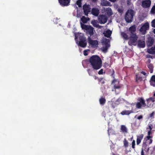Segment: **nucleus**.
<instances>
[{
    "instance_id": "9",
    "label": "nucleus",
    "mask_w": 155,
    "mask_h": 155,
    "mask_svg": "<svg viewBox=\"0 0 155 155\" xmlns=\"http://www.w3.org/2000/svg\"><path fill=\"white\" fill-rule=\"evenodd\" d=\"M151 1L150 0H145L143 1L141 6L144 8H149L151 5Z\"/></svg>"
},
{
    "instance_id": "38",
    "label": "nucleus",
    "mask_w": 155,
    "mask_h": 155,
    "mask_svg": "<svg viewBox=\"0 0 155 155\" xmlns=\"http://www.w3.org/2000/svg\"><path fill=\"white\" fill-rule=\"evenodd\" d=\"M152 136H147L144 138V140L146 141H147L148 140H149L150 139H152Z\"/></svg>"
},
{
    "instance_id": "59",
    "label": "nucleus",
    "mask_w": 155,
    "mask_h": 155,
    "mask_svg": "<svg viewBox=\"0 0 155 155\" xmlns=\"http://www.w3.org/2000/svg\"><path fill=\"white\" fill-rule=\"evenodd\" d=\"M112 155H119L118 154H115L114 153H112Z\"/></svg>"
},
{
    "instance_id": "14",
    "label": "nucleus",
    "mask_w": 155,
    "mask_h": 155,
    "mask_svg": "<svg viewBox=\"0 0 155 155\" xmlns=\"http://www.w3.org/2000/svg\"><path fill=\"white\" fill-rule=\"evenodd\" d=\"M154 42V39L153 37H150L147 39V45L148 47H150L152 46L153 43Z\"/></svg>"
},
{
    "instance_id": "3",
    "label": "nucleus",
    "mask_w": 155,
    "mask_h": 155,
    "mask_svg": "<svg viewBox=\"0 0 155 155\" xmlns=\"http://www.w3.org/2000/svg\"><path fill=\"white\" fill-rule=\"evenodd\" d=\"M134 15V11L133 10H128L126 12L124 17L126 21L128 23L132 22Z\"/></svg>"
},
{
    "instance_id": "21",
    "label": "nucleus",
    "mask_w": 155,
    "mask_h": 155,
    "mask_svg": "<svg viewBox=\"0 0 155 155\" xmlns=\"http://www.w3.org/2000/svg\"><path fill=\"white\" fill-rule=\"evenodd\" d=\"M150 83L151 86L155 87V75H153L151 77Z\"/></svg>"
},
{
    "instance_id": "41",
    "label": "nucleus",
    "mask_w": 155,
    "mask_h": 155,
    "mask_svg": "<svg viewBox=\"0 0 155 155\" xmlns=\"http://www.w3.org/2000/svg\"><path fill=\"white\" fill-rule=\"evenodd\" d=\"M151 26L153 28H155V19L153 20L152 21Z\"/></svg>"
},
{
    "instance_id": "17",
    "label": "nucleus",
    "mask_w": 155,
    "mask_h": 155,
    "mask_svg": "<svg viewBox=\"0 0 155 155\" xmlns=\"http://www.w3.org/2000/svg\"><path fill=\"white\" fill-rule=\"evenodd\" d=\"M144 41L139 40L138 41V46L140 48H144L145 47Z\"/></svg>"
},
{
    "instance_id": "44",
    "label": "nucleus",
    "mask_w": 155,
    "mask_h": 155,
    "mask_svg": "<svg viewBox=\"0 0 155 155\" xmlns=\"http://www.w3.org/2000/svg\"><path fill=\"white\" fill-rule=\"evenodd\" d=\"M154 114H155V113H154V112H152L149 115L150 117H153V118H154Z\"/></svg>"
},
{
    "instance_id": "50",
    "label": "nucleus",
    "mask_w": 155,
    "mask_h": 155,
    "mask_svg": "<svg viewBox=\"0 0 155 155\" xmlns=\"http://www.w3.org/2000/svg\"><path fill=\"white\" fill-rule=\"evenodd\" d=\"M118 12L121 14L122 13L123 11L121 9L119 8L118 10Z\"/></svg>"
},
{
    "instance_id": "30",
    "label": "nucleus",
    "mask_w": 155,
    "mask_h": 155,
    "mask_svg": "<svg viewBox=\"0 0 155 155\" xmlns=\"http://www.w3.org/2000/svg\"><path fill=\"white\" fill-rule=\"evenodd\" d=\"M100 103L101 105H104L106 102V100L104 98H101L99 99Z\"/></svg>"
},
{
    "instance_id": "32",
    "label": "nucleus",
    "mask_w": 155,
    "mask_h": 155,
    "mask_svg": "<svg viewBox=\"0 0 155 155\" xmlns=\"http://www.w3.org/2000/svg\"><path fill=\"white\" fill-rule=\"evenodd\" d=\"M136 82H138V81H141L142 80V78L141 77H140L139 76L138 74L136 75Z\"/></svg>"
},
{
    "instance_id": "4",
    "label": "nucleus",
    "mask_w": 155,
    "mask_h": 155,
    "mask_svg": "<svg viewBox=\"0 0 155 155\" xmlns=\"http://www.w3.org/2000/svg\"><path fill=\"white\" fill-rule=\"evenodd\" d=\"M137 102L136 104V107L137 109H140L142 107H145L147 105L145 103V100L142 97H139L137 98Z\"/></svg>"
},
{
    "instance_id": "6",
    "label": "nucleus",
    "mask_w": 155,
    "mask_h": 155,
    "mask_svg": "<svg viewBox=\"0 0 155 155\" xmlns=\"http://www.w3.org/2000/svg\"><path fill=\"white\" fill-rule=\"evenodd\" d=\"M149 25L148 22H146L144 24L140 29V31L143 33V34L146 33L147 31L149 29Z\"/></svg>"
},
{
    "instance_id": "22",
    "label": "nucleus",
    "mask_w": 155,
    "mask_h": 155,
    "mask_svg": "<svg viewBox=\"0 0 155 155\" xmlns=\"http://www.w3.org/2000/svg\"><path fill=\"white\" fill-rule=\"evenodd\" d=\"M81 21L83 23H86L89 20L90 18H86L84 16H83L81 18Z\"/></svg>"
},
{
    "instance_id": "24",
    "label": "nucleus",
    "mask_w": 155,
    "mask_h": 155,
    "mask_svg": "<svg viewBox=\"0 0 155 155\" xmlns=\"http://www.w3.org/2000/svg\"><path fill=\"white\" fill-rule=\"evenodd\" d=\"M112 32L109 30L107 31L106 32L104 33V36L107 38H109L111 36Z\"/></svg>"
},
{
    "instance_id": "56",
    "label": "nucleus",
    "mask_w": 155,
    "mask_h": 155,
    "mask_svg": "<svg viewBox=\"0 0 155 155\" xmlns=\"http://www.w3.org/2000/svg\"><path fill=\"white\" fill-rule=\"evenodd\" d=\"M141 73L143 74L144 75H145L146 74V73L143 71H142L141 72Z\"/></svg>"
},
{
    "instance_id": "40",
    "label": "nucleus",
    "mask_w": 155,
    "mask_h": 155,
    "mask_svg": "<svg viewBox=\"0 0 155 155\" xmlns=\"http://www.w3.org/2000/svg\"><path fill=\"white\" fill-rule=\"evenodd\" d=\"M135 141L134 140H133L132 143V147L133 149H134L135 148Z\"/></svg>"
},
{
    "instance_id": "58",
    "label": "nucleus",
    "mask_w": 155,
    "mask_h": 155,
    "mask_svg": "<svg viewBox=\"0 0 155 155\" xmlns=\"http://www.w3.org/2000/svg\"><path fill=\"white\" fill-rule=\"evenodd\" d=\"M93 78H94V79L95 80H96L97 78V77L96 76H95V75H94L93 76Z\"/></svg>"
},
{
    "instance_id": "2",
    "label": "nucleus",
    "mask_w": 155,
    "mask_h": 155,
    "mask_svg": "<svg viewBox=\"0 0 155 155\" xmlns=\"http://www.w3.org/2000/svg\"><path fill=\"white\" fill-rule=\"evenodd\" d=\"M81 27L82 29L84 30L86 34L90 35L89 37L93 35L94 34V28L90 25H87L82 24L81 22L80 23Z\"/></svg>"
},
{
    "instance_id": "46",
    "label": "nucleus",
    "mask_w": 155,
    "mask_h": 155,
    "mask_svg": "<svg viewBox=\"0 0 155 155\" xmlns=\"http://www.w3.org/2000/svg\"><path fill=\"white\" fill-rule=\"evenodd\" d=\"M127 3L128 5H130L131 4L130 0H127Z\"/></svg>"
},
{
    "instance_id": "29",
    "label": "nucleus",
    "mask_w": 155,
    "mask_h": 155,
    "mask_svg": "<svg viewBox=\"0 0 155 155\" xmlns=\"http://www.w3.org/2000/svg\"><path fill=\"white\" fill-rule=\"evenodd\" d=\"M91 24L93 25L94 26L96 27L100 28V26L97 24V21L95 20L92 21L91 22Z\"/></svg>"
},
{
    "instance_id": "45",
    "label": "nucleus",
    "mask_w": 155,
    "mask_h": 155,
    "mask_svg": "<svg viewBox=\"0 0 155 155\" xmlns=\"http://www.w3.org/2000/svg\"><path fill=\"white\" fill-rule=\"evenodd\" d=\"M141 142V140H139L138 139H137V145H139Z\"/></svg>"
},
{
    "instance_id": "42",
    "label": "nucleus",
    "mask_w": 155,
    "mask_h": 155,
    "mask_svg": "<svg viewBox=\"0 0 155 155\" xmlns=\"http://www.w3.org/2000/svg\"><path fill=\"white\" fill-rule=\"evenodd\" d=\"M115 72L114 69L112 70V73L111 74V76L113 77L114 79H115V75H114Z\"/></svg>"
},
{
    "instance_id": "12",
    "label": "nucleus",
    "mask_w": 155,
    "mask_h": 155,
    "mask_svg": "<svg viewBox=\"0 0 155 155\" xmlns=\"http://www.w3.org/2000/svg\"><path fill=\"white\" fill-rule=\"evenodd\" d=\"M58 1L61 6H65L69 5L70 0H58Z\"/></svg>"
},
{
    "instance_id": "5",
    "label": "nucleus",
    "mask_w": 155,
    "mask_h": 155,
    "mask_svg": "<svg viewBox=\"0 0 155 155\" xmlns=\"http://www.w3.org/2000/svg\"><path fill=\"white\" fill-rule=\"evenodd\" d=\"M138 37L136 34H130V36L128 43L130 46L135 45Z\"/></svg>"
},
{
    "instance_id": "53",
    "label": "nucleus",
    "mask_w": 155,
    "mask_h": 155,
    "mask_svg": "<svg viewBox=\"0 0 155 155\" xmlns=\"http://www.w3.org/2000/svg\"><path fill=\"white\" fill-rule=\"evenodd\" d=\"M152 141H153V140H152V139H150L149 140V141L148 142V144H151L152 143Z\"/></svg>"
},
{
    "instance_id": "27",
    "label": "nucleus",
    "mask_w": 155,
    "mask_h": 155,
    "mask_svg": "<svg viewBox=\"0 0 155 155\" xmlns=\"http://www.w3.org/2000/svg\"><path fill=\"white\" fill-rule=\"evenodd\" d=\"M120 127V130L122 132L125 133H127V129L125 125H121Z\"/></svg>"
},
{
    "instance_id": "1",
    "label": "nucleus",
    "mask_w": 155,
    "mask_h": 155,
    "mask_svg": "<svg viewBox=\"0 0 155 155\" xmlns=\"http://www.w3.org/2000/svg\"><path fill=\"white\" fill-rule=\"evenodd\" d=\"M89 62L94 70H98L102 67V60L97 55H94L91 56L89 59Z\"/></svg>"
},
{
    "instance_id": "35",
    "label": "nucleus",
    "mask_w": 155,
    "mask_h": 155,
    "mask_svg": "<svg viewBox=\"0 0 155 155\" xmlns=\"http://www.w3.org/2000/svg\"><path fill=\"white\" fill-rule=\"evenodd\" d=\"M81 0H78L76 2V4L79 7H81Z\"/></svg>"
},
{
    "instance_id": "61",
    "label": "nucleus",
    "mask_w": 155,
    "mask_h": 155,
    "mask_svg": "<svg viewBox=\"0 0 155 155\" xmlns=\"http://www.w3.org/2000/svg\"><path fill=\"white\" fill-rule=\"evenodd\" d=\"M149 150V148H148L147 149V152H148Z\"/></svg>"
},
{
    "instance_id": "34",
    "label": "nucleus",
    "mask_w": 155,
    "mask_h": 155,
    "mask_svg": "<svg viewBox=\"0 0 155 155\" xmlns=\"http://www.w3.org/2000/svg\"><path fill=\"white\" fill-rule=\"evenodd\" d=\"M122 35L123 37L126 40L128 39V35L125 33H122Z\"/></svg>"
},
{
    "instance_id": "52",
    "label": "nucleus",
    "mask_w": 155,
    "mask_h": 155,
    "mask_svg": "<svg viewBox=\"0 0 155 155\" xmlns=\"http://www.w3.org/2000/svg\"><path fill=\"white\" fill-rule=\"evenodd\" d=\"M147 58H152V56H151L150 55V54H148L147 56Z\"/></svg>"
},
{
    "instance_id": "10",
    "label": "nucleus",
    "mask_w": 155,
    "mask_h": 155,
    "mask_svg": "<svg viewBox=\"0 0 155 155\" xmlns=\"http://www.w3.org/2000/svg\"><path fill=\"white\" fill-rule=\"evenodd\" d=\"M83 9L84 14L87 16L89 12L91 11V8L89 5H85L83 6Z\"/></svg>"
},
{
    "instance_id": "64",
    "label": "nucleus",
    "mask_w": 155,
    "mask_h": 155,
    "mask_svg": "<svg viewBox=\"0 0 155 155\" xmlns=\"http://www.w3.org/2000/svg\"><path fill=\"white\" fill-rule=\"evenodd\" d=\"M133 137H132L131 138V140H132L133 139Z\"/></svg>"
},
{
    "instance_id": "7",
    "label": "nucleus",
    "mask_w": 155,
    "mask_h": 155,
    "mask_svg": "<svg viewBox=\"0 0 155 155\" xmlns=\"http://www.w3.org/2000/svg\"><path fill=\"white\" fill-rule=\"evenodd\" d=\"M88 40L89 45H91L92 47L95 48L98 47V43L97 40H92L90 37L88 38Z\"/></svg>"
},
{
    "instance_id": "15",
    "label": "nucleus",
    "mask_w": 155,
    "mask_h": 155,
    "mask_svg": "<svg viewBox=\"0 0 155 155\" xmlns=\"http://www.w3.org/2000/svg\"><path fill=\"white\" fill-rule=\"evenodd\" d=\"M117 80L115 79H114L112 81L111 84H113L114 85V88L115 89V91L116 92V89H119L121 88V86L118 85H117L115 83L116 82Z\"/></svg>"
},
{
    "instance_id": "28",
    "label": "nucleus",
    "mask_w": 155,
    "mask_h": 155,
    "mask_svg": "<svg viewBox=\"0 0 155 155\" xmlns=\"http://www.w3.org/2000/svg\"><path fill=\"white\" fill-rule=\"evenodd\" d=\"M149 53L151 54H155V49L154 47H152L148 51Z\"/></svg>"
},
{
    "instance_id": "51",
    "label": "nucleus",
    "mask_w": 155,
    "mask_h": 155,
    "mask_svg": "<svg viewBox=\"0 0 155 155\" xmlns=\"http://www.w3.org/2000/svg\"><path fill=\"white\" fill-rule=\"evenodd\" d=\"M151 126H152V124H150V125H148V128H147V129H149V130L151 131V130L152 129V128Z\"/></svg>"
},
{
    "instance_id": "26",
    "label": "nucleus",
    "mask_w": 155,
    "mask_h": 155,
    "mask_svg": "<svg viewBox=\"0 0 155 155\" xmlns=\"http://www.w3.org/2000/svg\"><path fill=\"white\" fill-rule=\"evenodd\" d=\"M101 5L103 6H109L110 5V3L107 0H103L102 1Z\"/></svg>"
},
{
    "instance_id": "55",
    "label": "nucleus",
    "mask_w": 155,
    "mask_h": 155,
    "mask_svg": "<svg viewBox=\"0 0 155 155\" xmlns=\"http://www.w3.org/2000/svg\"><path fill=\"white\" fill-rule=\"evenodd\" d=\"M152 134L151 131L149 130L148 132V135L150 136V135Z\"/></svg>"
},
{
    "instance_id": "25",
    "label": "nucleus",
    "mask_w": 155,
    "mask_h": 155,
    "mask_svg": "<svg viewBox=\"0 0 155 155\" xmlns=\"http://www.w3.org/2000/svg\"><path fill=\"white\" fill-rule=\"evenodd\" d=\"M154 99V98L153 97H150L149 98L147 99V107H149V105L150 106V104H149V103L150 101H151L152 102H153L155 101Z\"/></svg>"
},
{
    "instance_id": "60",
    "label": "nucleus",
    "mask_w": 155,
    "mask_h": 155,
    "mask_svg": "<svg viewBox=\"0 0 155 155\" xmlns=\"http://www.w3.org/2000/svg\"><path fill=\"white\" fill-rule=\"evenodd\" d=\"M153 32L155 34V29H154L153 31Z\"/></svg>"
},
{
    "instance_id": "47",
    "label": "nucleus",
    "mask_w": 155,
    "mask_h": 155,
    "mask_svg": "<svg viewBox=\"0 0 155 155\" xmlns=\"http://www.w3.org/2000/svg\"><path fill=\"white\" fill-rule=\"evenodd\" d=\"M99 81L102 82V84H104L105 83V81L103 80L102 78H100Z\"/></svg>"
},
{
    "instance_id": "62",
    "label": "nucleus",
    "mask_w": 155,
    "mask_h": 155,
    "mask_svg": "<svg viewBox=\"0 0 155 155\" xmlns=\"http://www.w3.org/2000/svg\"><path fill=\"white\" fill-rule=\"evenodd\" d=\"M93 1L95 2L97 0H92Z\"/></svg>"
},
{
    "instance_id": "16",
    "label": "nucleus",
    "mask_w": 155,
    "mask_h": 155,
    "mask_svg": "<svg viewBox=\"0 0 155 155\" xmlns=\"http://www.w3.org/2000/svg\"><path fill=\"white\" fill-rule=\"evenodd\" d=\"M91 13L94 16H97L99 14V10L97 8H93L91 10Z\"/></svg>"
},
{
    "instance_id": "57",
    "label": "nucleus",
    "mask_w": 155,
    "mask_h": 155,
    "mask_svg": "<svg viewBox=\"0 0 155 155\" xmlns=\"http://www.w3.org/2000/svg\"><path fill=\"white\" fill-rule=\"evenodd\" d=\"M143 145L145 147H146L147 146V145L146 144V143L144 142H143Z\"/></svg>"
},
{
    "instance_id": "19",
    "label": "nucleus",
    "mask_w": 155,
    "mask_h": 155,
    "mask_svg": "<svg viewBox=\"0 0 155 155\" xmlns=\"http://www.w3.org/2000/svg\"><path fill=\"white\" fill-rule=\"evenodd\" d=\"M110 46V45L108 44L107 42H105L104 45L102 47V50L104 52H106L107 51L108 48Z\"/></svg>"
},
{
    "instance_id": "20",
    "label": "nucleus",
    "mask_w": 155,
    "mask_h": 155,
    "mask_svg": "<svg viewBox=\"0 0 155 155\" xmlns=\"http://www.w3.org/2000/svg\"><path fill=\"white\" fill-rule=\"evenodd\" d=\"M136 30V27L135 25H134L129 28V31H130L131 34H136L134 33Z\"/></svg>"
},
{
    "instance_id": "23",
    "label": "nucleus",
    "mask_w": 155,
    "mask_h": 155,
    "mask_svg": "<svg viewBox=\"0 0 155 155\" xmlns=\"http://www.w3.org/2000/svg\"><path fill=\"white\" fill-rule=\"evenodd\" d=\"M147 66L150 70V72L152 73L153 72V66L152 64L149 63L147 65Z\"/></svg>"
},
{
    "instance_id": "31",
    "label": "nucleus",
    "mask_w": 155,
    "mask_h": 155,
    "mask_svg": "<svg viewBox=\"0 0 155 155\" xmlns=\"http://www.w3.org/2000/svg\"><path fill=\"white\" fill-rule=\"evenodd\" d=\"M108 67H109L110 68L111 67V64H109L108 63L105 62L103 64V67L105 68H107Z\"/></svg>"
},
{
    "instance_id": "33",
    "label": "nucleus",
    "mask_w": 155,
    "mask_h": 155,
    "mask_svg": "<svg viewBox=\"0 0 155 155\" xmlns=\"http://www.w3.org/2000/svg\"><path fill=\"white\" fill-rule=\"evenodd\" d=\"M124 146L127 147L128 146V141L126 140V139H125L124 141Z\"/></svg>"
},
{
    "instance_id": "37",
    "label": "nucleus",
    "mask_w": 155,
    "mask_h": 155,
    "mask_svg": "<svg viewBox=\"0 0 155 155\" xmlns=\"http://www.w3.org/2000/svg\"><path fill=\"white\" fill-rule=\"evenodd\" d=\"M143 136L144 135L143 134H141L137 136V139H138L139 140H141L143 139Z\"/></svg>"
},
{
    "instance_id": "48",
    "label": "nucleus",
    "mask_w": 155,
    "mask_h": 155,
    "mask_svg": "<svg viewBox=\"0 0 155 155\" xmlns=\"http://www.w3.org/2000/svg\"><path fill=\"white\" fill-rule=\"evenodd\" d=\"M87 51L86 50H85L84 51V54L85 56H87L88 55V53H87Z\"/></svg>"
},
{
    "instance_id": "8",
    "label": "nucleus",
    "mask_w": 155,
    "mask_h": 155,
    "mask_svg": "<svg viewBox=\"0 0 155 155\" xmlns=\"http://www.w3.org/2000/svg\"><path fill=\"white\" fill-rule=\"evenodd\" d=\"M85 39L86 38L83 33H78L75 35V39L77 41V43H78V41H81Z\"/></svg>"
},
{
    "instance_id": "63",
    "label": "nucleus",
    "mask_w": 155,
    "mask_h": 155,
    "mask_svg": "<svg viewBox=\"0 0 155 155\" xmlns=\"http://www.w3.org/2000/svg\"><path fill=\"white\" fill-rule=\"evenodd\" d=\"M153 96L155 97V92H154V93L153 94Z\"/></svg>"
},
{
    "instance_id": "11",
    "label": "nucleus",
    "mask_w": 155,
    "mask_h": 155,
    "mask_svg": "<svg viewBox=\"0 0 155 155\" xmlns=\"http://www.w3.org/2000/svg\"><path fill=\"white\" fill-rule=\"evenodd\" d=\"M98 19L100 24H104L107 21V18L106 16L103 15H99Z\"/></svg>"
},
{
    "instance_id": "18",
    "label": "nucleus",
    "mask_w": 155,
    "mask_h": 155,
    "mask_svg": "<svg viewBox=\"0 0 155 155\" xmlns=\"http://www.w3.org/2000/svg\"><path fill=\"white\" fill-rule=\"evenodd\" d=\"M134 112L133 110H125L122 111L120 114L122 115H129L130 114L133 113Z\"/></svg>"
},
{
    "instance_id": "13",
    "label": "nucleus",
    "mask_w": 155,
    "mask_h": 155,
    "mask_svg": "<svg viewBox=\"0 0 155 155\" xmlns=\"http://www.w3.org/2000/svg\"><path fill=\"white\" fill-rule=\"evenodd\" d=\"M78 43L79 46L83 48H85L87 45V42L86 39L81 41H78Z\"/></svg>"
},
{
    "instance_id": "39",
    "label": "nucleus",
    "mask_w": 155,
    "mask_h": 155,
    "mask_svg": "<svg viewBox=\"0 0 155 155\" xmlns=\"http://www.w3.org/2000/svg\"><path fill=\"white\" fill-rule=\"evenodd\" d=\"M89 75L90 76H92V71L90 69H88L87 70Z\"/></svg>"
},
{
    "instance_id": "54",
    "label": "nucleus",
    "mask_w": 155,
    "mask_h": 155,
    "mask_svg": "<svg viewBox=\"0 0 155 155\" xmlns=\"http://www.w3.org/2000/svg\"><path fill=\"white\" fill-rule=\"evenodd\" d=\"M141 155H145L143 149H142L141 152Z\"/></svg>"
},
{
    "instance_id": "43",
    "label": "nucleus",
    "mask_w": 155,
    "mask_h": 155,
    "mask_svg": "<svg viewBox=\"0 0 155 155\" xmlns=\"http://www.w3.org/2000/svg\"><path fill=\"white\" fill-rule=\"evenodd\" d=\"M103 69H101L98 72V74H103Z\"/></svg>"
},
{
    "instance_id": "49",
    "label": "nucleus",
    "mask_w": 155,
    "mask_h": 155,
    "mask_svg": "<svg viewBox=\"0 0 155 155\" xmlns=\"http://www.w3.org/2000/svg\"><path fill=\"white\" fill-rule=\"evenodd\" d=\"M143 118V116L142 115H140L139 116L137 117V119L139 120H140L141 119H142Z\"/></svg>"
},
{
    "instance_id": "36",
    "label": "nucleus",
    "mask_w": 155,
    "mask_h": 155,
    "mask_svg": "<svg viewBox=\"0 0 155 155\" xmlns=\"http://www.w3.org/2000/svg\"><path fill=\"white\" fill-rule=\"evenodd\" d=\"M150 12L152 14H155V5L152 7L151 10Z\"/></svg>"
}]
</instances>
